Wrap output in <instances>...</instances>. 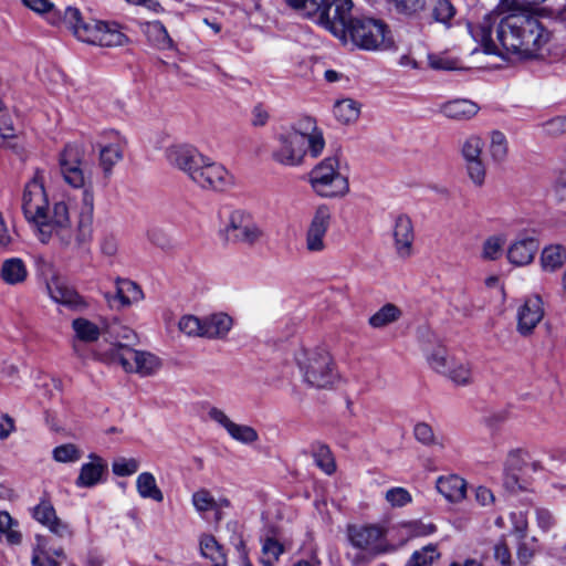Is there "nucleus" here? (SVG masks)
I'll return each instance as SVG.
<instances>
[{
    "label": "nucleus",
    "instance_id": "19",
    "mask_svg": "<svg viewBox=\"0 0 566 566\" xmlns=\"http://www.w3.org/2000/svg\"><path fill=\"white\" fill-rule=\"evenodd\" d=\"M392 237L397 255L402 259L411 256L413 252L415 229L409 216L401 213L395 219Z\"/></svg>",
    "mask_w": 566,
    "mask_h": 566
},
{
    "label": "nucleus",
    "instance_id": "52",
    "mask_svg": "<svg viewBox=\"0 0 566 566\" xmlns=\"http://www.w3.org/2000/svg\"><path fill=\"white\" fill-rule=\"evenodd\" d=\"M287 3L297 10H302L305 15L315 17L328 0H286Z\"/></svg>",
    "mask_w": 566,
    "mask_h": 566
},
{
    "label": "nucleus",
    "instance_id": "53",
    "mask_svg": "<svg viewBox=\"0 0 566 566\" xmlns=\"http://www.w3.org/2000/svg\"><path fill=\"white\" fill-rule=\"evenodd\" d=\"M415 439L423 446L439 444L432 427L427 422H418L413 428Z\"/></svg>",
    "mask_w": 566,
    "mask_h": 566
},
{
    "label": "nucleus",
    "instance_id": "17",
    "mask_svg": "<svg viewBox=\"0 0 566 566\" xmlns=\"http://www.w3.org/2000/svg\"><path fill=\"white\" fill-rule=\"evenodd\" d=\"M64 21L80 41L96 45L103 21L84 20L80 10L72 7L66 8Z\"/></svg>",
    "mask_w": 566,
    "mask_h": 566
},
{
    "label": "nucleus",
    "instance_id": "5",
    "mask_svg": "<svg viewBox=\"0 0 566 566\" xmlns=\"http://www.w3.org/2000/svg\"><path fill=\"white\" fill-rule=\"evenodd\" d=\"M346 31V38L340 41L344 44L350 42L354 46L361 50H388L394 45L391 32L388 27L378 19L354 17Z\"/></svg>",
    "mask_w": 566,
    "mask_h": 566
},
{
    "label": "nucleus",
    "instance_id": "62",
    "mask_svg": "<svg viewBox=\"0 0 566 566\" xmlns=\"http://www.w3.org/2000/svg\"><path fill=\"white\" fill-rule=\"evenodd\" d=\"M148 238L158 248L168 250L172 248L171 239L161 230H153L148 232Z\"/></svg>",
    "mask_w": 566,
    "mask_h": 566
},
{
    "label": "nucleus",
    "instance_id": "34",
    "mask_svg": "<svg viewBox=\"0 0 566 566\" xmlns=\"http://www.w3.org/2000/svg\"><path fill=\"white\" fill-rule=\"evenodd\" d=\"M429 10L432 20L443 25L450 27V21L457 13V9L450 0H430Z\"/></svg>",
    "mask_w": 566,
    "mask_h": 566
},
{
    "label": "nucleus",
    "instance_id": "30",
    "mask_svg": "<svg viewBox=\"0 0 566 566\" xmlns=\"http://www.w3.org/2000/svg\"><path fill=\"white\" fill-rule=\"evenodd\" d=\"M201 554L211 559L212 566H227V557L223 547L217 542L214 536L205 534L200 539Z\"/></svg>",
    "mask_w": 566,
    "mask_h": 566
},
{
    "label": "nucleus",
    "instance_id": "23",
    "mask_svg": "<svg viewBox=\"0 0 566 566\" xmlns=\"http://www.w3.org/2000/svg\"><path fill=\"white\" fill-rule=\"evenodd\" d=\"M92 462L84 463L75 484L78 488H92L102 481L103 474L107 471V464L96 454H91Z\"/></svg>",
    "mask_w": 566,
    "mask_h": 566
},
{
    "label": "nucleus",
    "instance_id": "63",
    "mask_svg": "<svg viewBox=\"0 0 566 566\" xmlns=\"http://www.w3.org/2000/svg\"><path fill=\"white\" fill-rule=\"evenodd\" d=\"M270 118L269 112L264 108L263 105L258 104L252 109V117H251V124L254 127H262L266 125L268 120Z\"/></svg>",
    "mask_w": 566,
    "mask_h": 566
},
{
    "label": "nucleus",
    "instance_id": "16",
    "mask_svg": "<svg viewBox=\"0 0 566 566\" xmlns=\"http://www.w3.org/2000/svg\"><path fill=\"white\" fill-rule=\"evenodd\" d=\"M331 209L326 205L318 206L306 230L305 243L308 252H322L326 248L324 239L331 226Z\"/></svg>",
    "mask_w": 566,
    "mask_h": 566
},
{
    "label": "nucleus",
    "instance_id": "51",
    "mask_svg": "<svg viewBox=\"0 0 566 566\" xmlns=\"http://www.w3.org/2000/svg\"><path fill=\"white\" fill-rule=\"evenodd\" d=\"M504 244L505 239L503 237L493 235L488 238L482 247V258L490 261L499 259Z\"/></svg>",
    "mask_w": 566,
    "mask_h": 566
},
{
    "label": "nucleus",
    "instance_id": "24",
    "mask_svg": "<svg viewBox=\"0 0 566 566\" xmlns=\"http://www.w3.org/2000/svg\"><path fill=\"white\" fill-rule=\"evenodd\" d=\"M538 250V243L533 238H525L512 243L507 250V259L512 264L523 266L530 264Z\"/></svg>",
    "mask_w": 566,
    "mask_h": 566
},
{
    "label": "nucleus",
    "instance_id": "48",
    "mask_svg": "<svg viewBox=\"0 0 566 566\" xmlns=\"http://www.w3.org/2000/svg\"><path fill=\"white\" fill-rule=\"evenodd\" d=\"M178 328L189 337H203L202 319L193 315H184L178 322Z\"/></svg>",
    "mask_w": 566,
    "mask_h": 566
},
{
    "label": "nucleus",
    "instance_id": "22",
    "mask_svg": "<svg viewBox=\"0 0 566 566\" xmlns=\"http://www.w3.org/2000/svg\"><path fill=\"white\" fill-rule=\"evenodd\" d=\"M543 303L539 296H533L525 301L517 315V331L526 336L530 335L544 315Z\"/></svg>",
    "mask_w": 566,
    "mask_h": 566
},
{
    "label": "nucleus",
    "instance_id": "33",
    "mask_svg": "<svg viewBox=\"0 0 566 566\" xmlns=\"http://www.w3.org/2000/svg\"><path fill=\"white\" fill-rule=\"evenodd\" d=\"M123 158V146L119 142L104 145L99 149V165L105 175L111 174L113 167Z\"/></svg>",
    "mask_w": 566,
    "mask_h": 566
},
{
    "label": "nucleus",
    "instance_id": "36",
    "mask_svg": "<svg viewBox=\"0 0 566 566\" xmlns=\"http://www.w3.org/2000/svg\"><path fill=\"white\" fill-rule=\"evenodd\" d=\"M400 316L401 311L395 304L387 303L368 322L371 327L381 328L398 321Z\"/></svg>",
    "mask_w": 566,
    "mask_h": 566
},
{
    "label": "nucleus",
    "instance_id": "44",
    "mask_svg": "<svg viewBox=\"0 0 566 566\" xmlns=\"http://www.w3.org/2000/svg\"><path fill=\"white\" fill-rule=\"evenodd\" d=\"M227 432L233 440L244 444H251L259 439L256 430L247 424H238L232 422Z\"/></svg>",
    "mask_w": 566,
    "mask_h": 566
},
{
    "label": "nucleus",
    "instance_id": "9",
    "mask_svg": "<svg viewBox=\"0 0 566 566\" xmlns=\"http://www.w3.org/2000/svg\"><path fill=\"white\" fill-rule=\"evenodd\" d=\"M112 363H118L125 371L148 377L161 367V360L149 352L135 350L129 345H119L112 352Z\"/></svg>",
    "mask_w": 566,
    "mask_h": 566
},
{
    "label": "nucleus",
    "instance_id": "49",
    "mask_svg": "<svg viewBox=\"0 0 566 566\" xmlns=\"http://www.w3.org/2000/svg\"><path fill=\"white\" fill-rule=\"evenodd\" d=\"M192 504L199 513L218 509V502L207 489H200L192 494Z\"/></svg>",
    "mask_w": 566,
    "mask_h": 566
},
{
    "label": "nucleus",
    "instance_id": "2",
    "mask_svg": "<svg viewBox=\"0 0 566 566\" xmlns=\"http://www.w3.org/2000/svg\"><path fill=\"white\" fill-rule=\"evenodd\" d=\"M276 142L272 158L277 164L289 167L302 165L307 151L312 157H318L325 147L323 133L312 117L300 119L290 130L281 133Z\"/></svg>",
    "mask_w": 566,
    "mask_h": 566
},
{
    "label": "nucleus",
    "instance_id": "43",
    "mask_svg": "<svg viewBox=\"0 0 566 566\" xmlns=\"http://www.w3.org/2000/svg\"><path fill=\"white\" fill-rule=\"evenodd\" d=\"M107 334L114 339L112 347L106 352L107 358L112 361V352L119 345H124L122 340H130L135 338V333L128 327L119 324H113L108 327Z\"/></svg>",
    "mask_w": 566,
    "mask_h": 566
},
{
    "label": "nucleus",
    "instance_id": "61",
    "mask_svg": "<svg viewBox=\"0 0 566 566\" xmlns=\"http://www.w3.org/2000/svg\"><path fill=\"white\" fill-rule=\"evenodd\" d=\"M494 558L500 566H511V552L504 538L494 545Z\"/></svg>",
    "mask_w": 566,
    "mask_h": 566
},
{
    "label": "nucleus",
    "instance_id": "40",
    "mask_svg": "<svg viewBox=\"0 0 566 566\" xmlns=\"http://www.w3.org/2000/svg\"><path fill=\"white\" fill-rule=\"evenodd\" d=\"M145 33L148 40L158 49L165 50L172 45L166 28L159 21L147 23Z\"/></svg>",
    "mask_w": 566,
    "mask_h": 566
},
{
    "label": "nucleus",
    "instance_id": "37",
    "mask_svg": "<svg viewBox=\"0 0 566 566\" xmlns=\"http://www.w3.org/2000/svg\"><path fill=\"white\" fill-rule=\"evenodd\" d=\"M75 336L84 343H92L98 339L101 331L96 324L86 318H76L72 322Z\"/></svg>",
    "mask_w": 566,
    "mask_h": 566
},
{
    "label": "nucleus",
    "instance_id": "11",
    "mask_svg": "<svg viewBox=\"0 0 566 566\" xmlns=\"http://www.w3.org/2000/svg\"><path fill=\"white\" fill-rule=\"evenodd\" d=\"M352 0H328L315 17V21L339 40L346 38V30L353 20Z\"/></svg>",
    "mask_w": 566,
    "mask_h": 566
},
{
    "label": "nucleus",
    "instance_id": "14",
    "mask_svg": "<svg viewBox=\"0 0 566 566\" xmlns=\"http://www.w3.org/2000/svg\"><path fill=\"white\" fill-rule=\"evenodd\" d=\"M484 143L475 135L469 136L461 145V155L465 163L468 177L475 187H482L485 182L486 168L482 160Z\"/></svg>",
    "mask_w": 566,
    "mask_h": 566
},
{
    "label": "nucleus",
    "instance_id": "47",
    "mask_svg": "<svg viewBox=\"0 0 566 566\" xmlns=\"http://www.w3.org/2000/svg\"><path fill=\"white\" fill-rule=\"evenodd\" d=\"M439 557L440 554L437 546L430 544L422 547L420 551H416L408 563L415 566H430Z\"/></svg>",
    "mask_w": 566,
    "mask_h": 566
},
{
    "label": "nucleus",
    "instance_id": "6",
    "mask_svg": "<svg viewBox=\"0 0 566 566\" xmlns=\"http://www.w3.org/2000/svg\"><path fill=\"white\" fill-rule=\"evenodd\" d=\"M310 184L324 198H342L349 192L348 178L340 174L336 156L325 158L312 169Z\"/></svg>",
    "mask_w": 566,
    "mask_h": 566
},
{
    "label": "nucleus",
    "instance_id": "15",
    "mask_svg": "<svg viewBox=\"0 0 566 566\" xmlns=\"http://www.w3.org/2000/svg\"><path fill=\"white\" fill-rule=\"evenodd\" d=\"M192 181L203 189L223 191L233 184V178L222 165L206 157Z\"/></svg>",
    "mask_w": 566,
    "mask_h": 566
},
{
    "label": "nucleus",
    "instance_id": "57",
    "mask_svg": "<svg viewBox=\"0 0 566 566\" xmlns=\"http://www.w3.org/2000/svg\"><path fill=\"white\" fill-rule=\"evenodd\" d=\"M385 499L394 507H401L411 502V494L403 488H392L386 492Z\"/></svg>",
    "mask_w": 566,
    "mask_h": 566
},
{
    "label": "nucleus",
    "instance_id": "56",
    "mask_svg": "<svg viewBox=\"0 0 566 566\" xmlns=\"http://www.w3.org/2000/svg\"><path fill=\"white\" fill-rule=\"evenodd\" d=\"M33 566H60V562L51 556V552L46 548L45 543L36 546L32 556Z\"/></svg>",
    "mask_w": 566,
    "mask_h": 566
},
{
    "label": "nucleus",
    "instance_id": "20",
    "mask_svg": "<svg viewBox=\"0 0 566 566\" xmlns=\"http://www.w3.org/2000/svg\"><path fill=\"white\" fill-rule=\"evenodd\" d=\"M32 515L39 523L46 526L50 532L56 536L61 538L72 537L70 526L56 516L55 510L49 501L43 500L34 506Z\"/></svg>",
    "mask_w": 566,
    "mask_h": 566
},
{
    "label": "nucleus",
    "instance_id": "50",
    "mask_svg": "<svg viewBox=\"0 0 566 566\" xmlns=\"http://www.w3.org/2000/svg\"><path fill=\"white\" fill-rule=\"evenodd\" d=\"M53 458L57 462H76L82 458V451L73 443H65L53 450Z\"/></svg>",
    "mask_w": 566,
    "mask_h": 566
},
{
    "label": "nucleus",
    "instance_id": "64",
    "mask_svg": "<svg viewBox=\"0 0 566 566\" xmlns=\"http://www.w3.org/2000/svg\"><path fill=\"white\" fill-rule=\"evenodd\" d=\"M555 195L559 200H566V169L560 170L555 180Z\"/></svg>",
    "mask_w": 566,
    "mask_h": 566
},
{
    "label": "nucleus",
    "instance_id": "38",
    "mask_svg": "<svg viewBox=\"0 0 566 566\" xmlns=\"http://www.w3.org/2000/svg\"><path fill=\"white\" fill-rule=\"evenodd\" d=\"M127 36L122 33L115 24L103 23L96 45L122 46L127 42Z\"/></svg>",
    "mask_w": 566,
    "mask_h": 566
},
{
    "label": "nucleus",
    "instance_id": "4",
    "mask_svg": "<svg viewBox=\"0 0 566 566\" xmlns=\"http://www.w3.org/2000/svg\"><path fill=\"white\" fill-rule=\"evenodd\" d=\"M38 240L48 244L55 242L69 247L73 239V230L69 206L64 201L49 203L48 208L30 223Z\"/></svg>",
    "mask_w": 566,
    "mask_h": 566
},
{
    "label": "nucleus",
    "instance_id": "32",
    "mask_svg": "<svg viewBox=\"0 0 566 566\" xmlns=\"http://www.w3.org/2000/svg\"><path fill=\"white\" fill-rule=\"evenodd\" d=\"M544 271L554 272L566 263V248L560 244L546 247L541 256Z\"/></svg>",
    "mask_w": 566,
    "mask_h": 566
},
{
    "label": "nucleus",
    "instance_id": "59",
    "mask_svg": "<svg viewBox=\"0 0 566 566\" xmlns=\"http://www.w3.org/2000/svg\"><path fill=\"white\" fill-rule=\"evenodd\" d=\"M428 63L432 70L450 71L457 69V61L439 54H429Z\"/></svg>",
    "mask_w": 566,
    "mask_h": 566
},
{
    "label": "nucleus",
    "instance_id": "13",
    "mask_svg": "<svg viewBox=\"0 0 566 566\" xmlns=\"http://www.w3.org/2000/svg\"><path fill=\"white\" fill-rule=\"evenodd\" d=\"M228 241L253 245L263 237V230L252 221L251 217L240 210L233 211L224 228Z\"/></svg>",
    "mask_w": 566,
    "mask_h": 566
},
{
    "label": "nucleus",
    "instance_id": "21",
    "mask_svg": "<svg viewBox=\"0 0 566 566\" xmlns=\"http://www.w3.org/2000/svg\"><path fill=\"white\" fill-rule=\"evenodd\" d=\"M51 298L70 308H82L85 302L82 296L61 277L54 276L46 283Z\"/></svg>",
    "mask_w": 566,
    "mask_h": 566
},
{
    "label": "nucleus",
    "instance_id": "12",
    "mask_svg": "<svg viewBox=\"0 0 566 566\" xmlns=\"http://www.w3.org/2000/svg\"><path fill=\"white\" fill-rule=\"evenodd\" d=\"M347 535L354 547L373 556L394 551V546L387 543L386 530L379 525H350Z\"/></svg>",
    "mask_w": 566,
    "mask_h": 566
},
{
    "label": "nucleus",
    "instance_id": "54",
    "mask_svg": "<svg viewBox=\"0 0 566 566\" xmlns=\"http://www.w3.org/2000/svg\"><path fill=\"white\" fill-rule=\"evenodd\" d=\"M112 468L115 475L128 476L138 471L139 461L134 458H118L113 462Z\"/></svg>",
    "mask_w": 566,
    "mask_h": 566
},
{
    "label": "nucleus",
    "instance_id": "10",
    "mask_svg": "<svg viewBox=\"0 0 566 566\" xmlns=\"http://www.w3.org/2000/svg\"><path fill=\"white\" fill-rule=\"evenodd\" d=\"M20 202L29 224L48 208L50 201L44 187V170L35 169L32 178L22 188Z\"/></svg>",
    "mask_w": 566,
    "mask_h": 566
},
{
    "label": "nucleus",
    "instance_id": "39",
    "mask_svg": "<svg viewBox=\"0 0 566 566\" xmlns=\"http://www.w3.org/2000/svg\"><path fill=\"white\" fill-rule=\"evenodd\" d=\"M359 113V105L350 98L338 101L334 105V115L337 120L343 124H349L357 120Z\"/></svg>",
    "mask_w": 566,
    "mask_h": 566
},
{
    "label": "nucleus",
    "instance_id": "25",
    "mask_svg": "<svg viewBox=\"0 0 566 566\" xmlns=\"http://www.w3.org/2000/svg\"><path fill=\"white\" fill-rule=\"evenodd\" d=\"M436 488L450 502H460L465 497L467 482L457 474L438 478Z\"/></svg>",
    "mask_w": 566,
    "mask_h": 566
},
{
    "label": "nucleus",
    "instance_id": "60",
    "mask_svg": "<svg viewBox=\"0 0 566 566\" xmlns=\"http://www.w3.org/2000/svg\"><path fill=\"white\" fill-rule=\"evenodd\" d=\"M392 7L398 13L412 15L423 8V3L419 0H394Z\"/></svg>",
    "mask_w": 566,
    "mask_h": 566
},
{
    "label": "nucleus",
    "instance_id": "45",
    "mask_svg": "<svg viewBox=\"0 0 566 566\" xmlns=\"http://www.w3.org/2000/svg\"><path fill=\"white\" fill-rule=\"evenodd\" d=\"M17 522L13 521L8 512H0V534L4 535L7 542L17 545L21 542L22 535L14 528Z\"/></svg>",
    "mask_w": 566,
    "mask_h": 566
},
{
    "label": "nucleus",
    "instance_id": "27",
    "mask_svg": "<svg viewBox=\"0 0 566 566\" xmlns=\"http://www.w3.org/2000/svg\"><path fill=\"white\" fill-rule=\"evenodd\" d=\"M143 296L142 289L135 282L127 279L116 280L115 296L111 297L108 294H105V297L111 304L112 302L118 301L122 306H128L132 303L138 302Z\"/></svg>",
    "mask_w": 566,
    "mask_h": 566
},
{
    "label": "nucleus",
    "instance_id": "1",
    "mask_svg": "<svg viewBox=\"0 0 566 566\" xmlns=\"http://www.w3.org/2000/svg\"><path fill=\"white\" fill-rule=\"evenodd\" d=\"M488 54L534 59L549 40L548 31L525 9H513L500 19L490 13L472 32Z\"/></svg>",
    "mask_w": 566,
    "mask_h": 566
},
{
    "label": "nucleus",
    "instance_id": "28",
    "mask_svg": "<svg viewBox=\"0 0 566 566\" xmlns=\"http://www.w3.org/2000/svg\"><path fill=\"white\" fill-rule=\"evenodd\" d=\"M203 337L210 339L223 338L232 327V318L224 313H217L202 319Z\"/></svg>",
    "mask_w": 566,
    "mask_h": 566
},
{
    "label": "nucleus",
    "instance_id": "26",
    "mask_svg": "<svg viewBox=\"0 0 566 566\" xmlns=\"http://www.w3.org/2000/svg\"><path fill=\"white\" fill-rule=\"evenodd\" d=\"M29 271L20 258L6 259L0 268V279L8 285H18L27 281Z\"/></svg>",
    "mask_w": 566,
    "mask_h": 566
},
{
    "label": "nucleus",
    "instance_id": "58",
    "mask_svg": "<svg viewBox=\"0 0 566 566\" xmlns=\"http://www.w3.org/2000/svg\"><path fill=\"white\" fill-rule=\"evenodd\" d=\"M544 133L548 136L557 137L566 134V116H557L545 123H542Z\"/></svg>",
    "mask_w": 566,
    "mask_h": 566
},
{
    "label": "nucleus",
    "instance_id": "3",
    "mask_svg": "<svg viewBox=\"0 0 566 566\" xmlns=\"http://www.w3.org/2000/svg\"><path fill=\"white\" fill-rule=\"evenodd\" d=\"M84 157L85 150L82 146L70 144L64 147L59 158L64 181L73 188H84L81 197L82 207L78 222L81 231L91 224L94 212V193L91 189L85 188L87 176L85 175L86 163Z\"/></svg>",
    "mask_w": 566,
    "mask_h": 566
},
{
    "label": "nucleus",
    "instance_id": "46",
    "mask_svg": "<svg viewBox=\"0 0 566 566\" xmlns=\"http://www.w3.org/2000/svg\"><path fill=\"white\" fill-rule=\"evenodd\" d=\"M284 552L283 545L272 537H268L262 546V559L263 566H274V563L279 559L280 555Z\"/></svg>",
    "mask_w": 566,
    "mask_h": 566
},
{
    "label": "nucleus",
    "instance_id": "42",
    "mask_svg": "<svg viewBox=\"0 0 566 566\" xmlns=\"http://www.w3.org/2000/svg\"><path fill=\"white\" fill-rule=\"evenodd\" d=\"M15 137L12 116L9 108L0 98V145H4L7 140Z\"/></svg>",
    "mask_w": 566,
    "mask_h": 566
},
{
    "label": "nucleus",
    "instance_id": "8",
    "mask_svg": "<svg viewBox=\"0 0 566 566\" xmlns=\"http://www.w3.org/2000/svg\"><path fill=\"white\" fill-rule=\"evenodd\" d=\"M428 364L432 370L447 377L455 386L473 384L472 364L465 358L449 354L443 347L436 348L428 356Z\"/></svg>",
    "mask_w": 566,
    "mask_h": 566
},
{
    "label": "nucleus",
    "instance_id": "41",
    "mask_svg": "<svg viewBox=\"0 0 566 566\" xmlns=\"http://www.w3.org/2000/svg\"><path fill=\"white\" fill-rule=\"evenodd\" d=\"M313 457L315 463L318 468H321L325 473L332 474L335 469V461L332 455L329 448L325 444H317L313 448Z\"/></svg>",
    "mask_w": 566,
    "mask_h": 566
},
{
    "label": "nucleus",
    "instance_id": "18",
    "mask_svg": "<svg viewBox=\"0 0 566 566\" xmlns=\"http://www.w3.org/2000/svg\"><path fill=\"white\" fill-rule=\"evenodd\" d=\"M170 165L186 172L192 180L206 156L189 145H172L166 150Z\"/></svg>",
    "mask_w": 566,
    "mask_h": 566
},
{
    "label": "nucleus",
    "instance_id": "7",
    "mask_svg": "<svg viewBox=\"0 0 566 566\" xmlns=\"http://www.w3.org/2000/svg\"><path fill=\"white\" fill-rule=\"evenodd\" d=\"M297 363L304 380L312 387L328 388L336 380L332 357L323 349L302 353Z\"/></svg>",
    "mask_w": 566,
    "mask_h": 566
},
{
    "label": "nucleus",
    "instance_id": "29",
    "mask_svg": "<svg viewBox=\"0 0 566 566\" xmlns=\"http://www.w3.org/2000/svg\"><path fill=\"white\" fill-rule=\"evenodd\" d=\"M479 111L475 103L469 99H454L442 105L441 112L452 119H469L473 117Z\"/></svg>",
    "mask_w": 566,
    "mask_h": 566
},
{
    "label": "nucleus",
    "instance_id": "35",
    "mask_svg": "<svg viewBox=\"0 0 566 566\" xmlns=\"http://www.w3.org/2000/svg\"><path fill=\"white\" fill-rule=\"evenodd\" d=\"M525 464L524 452L521 449L511 450L504 462V472L506 475L505 484L514 485L517 483L516 472H520Z\"/></svg>",
    "mask_w": 566,
    "mask_h": 566
},
{
    "label": "nucleus",
    "instance_id": "55",
    "mask_svg": "<svg viewBox=\"0 0 566 566\" xmlns=\"http://www.w3.org/2000/svg\"><path fill=\"white\" fill-rule=\"evenodd\" d=\"M490 151L496 161H502L506 157L507 144L505 136L501 132L492 133Z\"/></svg>",
    "mask_w": 566,
    "mask_h": 566
},
{
    "label": "nucleus",
    "instance_id": "31",
    "mask_svg": "<svg viewBox=\"0 0 566 566\" xmlns=\"http://www.w3.org/2000/svg\"><path fill=\"white\" fill-rule=\"evenodd\" d=\"M136 489L143 499H150L158 503L164 501V494L158 488L155 476L150 472H143L137 476Z\"/></svg>",
    "mask_w": 566,
    "mask_h": 566
}]
</instances>
